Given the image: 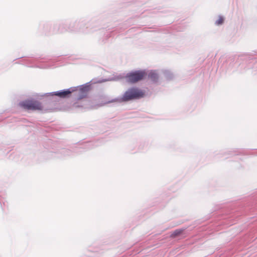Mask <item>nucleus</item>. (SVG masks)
Segmentation results:
<instances>
[{
  "mask_svg": "<svg viewBox=\"0 0 257 257\" xmlns=\"http://www.w3.org/2000/svg\"><path fill=\"white\" fill-rule=\"evenodd\" d=\"M90 87L88 85L82 86L79 90L78 98L82 99L87 96Z\"/></svg>",
  "mask_w": 257,
  "mask_h": 257,
  "instance_id": "nucleus-4",
  "label": "nucleus"
},
{
  "mask_svg": "<svg viewBox=\"0 0 257 257\" xmlns=\"http://www.w3.org/2000/svg\"><path fill=\"white\" fill-rule=\"evenodd\" d=\"M181 232V231H179L178 230H175L173 233L172 234V236H175L178 234H179Z\"/></svg>",
  "mask_w": 257,
  "mask_h": 257,
  "instance_id": "nucleus-8",
  "label": "nucleus"
},
{
  "mask_svg": "<svg viewBox=\"0 0 257 257\" xmlns=\"http://www.w3.org/2000/svg\"><path fill=\"white\" fill-rule=\"evenodd\" d=\"M71 92H72L69 89H67L61 91L55 92L54 95L61 98H65L68 97Z\"/></svg>",
  "mask_w": 257,
  "mask_h": 257,
  "instance_id": "nucleus-5",
  "label": "nucleus"
},
{
  "mask_svg": "<svg viewBox=\"0 0 257 257\" xmlns=\"http://www.w3.org/2000/svg\"><path fill=\"white\" fill-rule=\"evenodd\" d=\"M145 92L137 87H133L126 91L122 97L121 101H127L133 99H140L145 96Z\"/></svg>",
  "mask_w": 257,
  "mask_h": 257,
  "instance_id": "nucleus-1",
  "label": "nucleus"
},
{
  "mask_svg": "<svg viewBox=\"0 0 257 257\" xmlns=\"http://www.w3.org/2000/svg\"><path fill=\"white\" fill-rule=\"evenodd\" d=\"M20 107L27 110H42L43 106L41 102L34 99L25 100L19 103Z\"/></svg>",
  "mask_w": 257,
  "mask_h": 257,
  "instance_id": "nucleus-2",
  "label": "nucleus"
},
{
  "mask_svg": "<svg viewBox=\"0 0 257 257\" xmlns=\"http://www.w3.org/2000/svg\"><path fill=\"white\" fill-rule=\"evenodd\" d=\"M147 76L145 71L138 70L128 73L125 76L126 81L131 83H135L143 80Z\"/></svg>",
  "mask_w": 257,
  "mask_h": 257,
  "instance_id": "nucleus-3",
  "label": "nucleus"
},
{
  "mask_svg": "<svg viewBox=\"0 0 257 257\" xmlns=\"http://www.w3.org/2000/svg\"><path fill=\"white\" fill-rule=\"evenodd\" d=\"M224 19L222 17H219V19L216 21V24L217 25H221L223 23Z\"/></svg>",
  "mask_w": 257,
  "mask_h": 257,
  "instance_id": "nucleus-7",
  "label": "nucleus"
},
{
  "mask_svg": "<svg viewBox=\"0 0 257 257\" xmlns=\"http://www.w3.org/2000/svg\"><path fill=\"white\" fill-rule=\"evenodd\" d=\"M149 78L153 81H156L158 78V74L155 72H151L149 75Z\"/></svg>",
  "mask_w": 257,
  "mask_h": 257,
  "instance_id": "nucleus-6",
  "label": "nucleus"
}]
</instances>
